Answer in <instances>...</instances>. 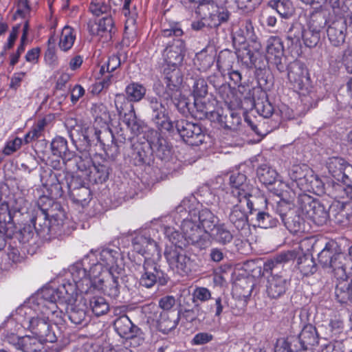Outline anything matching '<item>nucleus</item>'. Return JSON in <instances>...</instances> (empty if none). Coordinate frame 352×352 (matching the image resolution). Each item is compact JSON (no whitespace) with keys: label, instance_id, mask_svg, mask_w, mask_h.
I'll use <instances>...</instances> for the list:
<instances>
[{"label":"nucleus","instance_id":"obj_1","mask_svg":"<svg viewBox=\"0 0 352 352\" xmlns=\"http://www.w3.org/2000/svg\"><path fill=\"white\" fill-rule=\"evenodd\" d=\"M56 298L55 295L46 298L43 288L28 304L17 310V314L23 317L22 327L45 342L56 341L53 325L56 326L63 321V313L56 303L59 302V299Z\"/></svg>","mask_w":352,"mask_h":352},{"label":"nucleus","instance_id":"obj_2","mask_svg":"<svg viewBox=\"0 0 352 352\" xmlns=\"http://www.w3.org/2000/svg\"><path fill=\"white\" fill-rule=\"evenodd\" d=\"M90 263L87 255L81 261L69 266L61 285L56 288L45 287L44 296L52 298L55 295L60 302L72 304L76 300L78 291L88 294L98 290L104 293L105 284H103V279H100L97 275L96 278L94 277L92 265Z\"/></svg>","mask_w":352,"mask_h":352},{"label":"nucleus","instance_id":"obj_3","mask_svg":"<svg viewBox=\"0 0 352 352\" xmlns=\"http://www.w3.org/2000/svg\"><path fill=\"white\" fill-rule=\"evenodd\" d=\"M90 265H92V273L94 278L96 275L103 279L105 284L104 294L111 298H116L120 294L118 277L124 270V262L120 251L109 248L97 251H91L87 254Z\"/></svg>","mask_w":352,"mask_h":352},{"label":"nucleus","instance_id":"obj_4","mask_svg":"<svg viewBox=\"0 0 352 352\" xmlns=\"http://www.w3.org/2000/svg\"><path fill=\"white\" fill-rule=\"evenodd\" d=\"M350 261V258L338 249L334 241L327 243L318 254L319 263L323 268L331 269L338 280L335 293L340 302L350 301L352 297L351 280L349 278L346 271Z\"/></svg>","mask_w":352,"mask_h":352},{"label":"nucleus","instance_id":"obj_5","mask_svg":"<svg viewBox=\"0 0 352 352\" xmlns=\"http://www.w3.org/2000/svg\"><path fill=\"white\" fill-rule=\"evenodd\" d=\"M163 84L155 85V91L159 97L170 100L177 109L185 113L189 110L188 99L182 94L183 74L179 67H164Z\"/></svg>","mask_w":352,"mask_h":352},{"label":"nucleus","instance_id":"obj_6","mask_svg":"<svg viewBox=\"0 0 352 352\" xmlns=\"http://www.w3.org/2000/svg\"><path fill=\"white\" fill-rule=\"evenodd\" d=\"M180 228L182 234L173 227L167 226L164 228L166 236L174 245L183 248L188 244H197L201 248H204L205 244L201 240L203 231L197 221L195 209L189 208L188 216L183 220Z\"/></svg>","mask_w":352,"mask_h":352},{"label":"nucleus","instance_id":"obj_7","mask_svg":"<svg viewBox=\"0 0 352 352\" xmlns=\"http://www.w3.org/2000/svg\"><path fill=\"white\" fill-rule=\"evenodd\" d=\"M113 328L121 338L131 340V345L133 347L140 346L144 342L142 331L126 315L117 318L114 320Z\"/></svg>","mask_w":352,"mask_h":352},{"label":"nucleus","instance_id":"obj_8","mask_svg":"<svg viewBox=\"0 0 352 352\" xmlns=\"http://www.w3.org/2000/svg\"><path fill=\"white\" fill-rule=\"evenodd\" d=\"M153 230H146L138 233L132 240L133 250L146 258L159 259L160 250L154 239L151 238Z\"/></svg>","mask_w":352,"mask_h":352},{"label":"nucleus","instance_id":"obj_9","mask_svg":"<svg viewBox=\"0 0 352 352\" xmlns=\"http://www.w3.org/2000/svg\"><path fill=\"white\" fill-rule=\"evenodd\" d=\"M313 248L312 241L309 239H304L298 244L297 260V268L303 276L314 274L317 271V265L311 255Z\"/></svg>","mask_w":352,"mask_h":352},{"label":"nucleus","instance_id":"obj_10","mask_svg":"<svg viewBox=\"0 0 352 352\" xmlns=\"http://www.w3.org/2000/svg\"><path fill=\"white\" fill-rule=\"evenodd\" d=\"M177 246L170 247L165 251V257L170 268L181 275L188 274L192 270V262Z\"/></svg>","mask_w":352,"mask_h":352},{"label":"nucleus","instance_id":"obj_11","mask_svg":"<svg viewBox=\"0 0 352 352\" xmlns=\"http://www.w3.org/2000/svg\"><path fill=\"white\" fill-rule=\"evenodd\" d=\"M177 129L181 137L189 144L199 146L204 142L205 133L197 124L182 120L177 123Z\"/></svg>","mask_w":352,"mask_h":352},{"label":"nucleus","instance_id":"obj_12","mask_svg":"<svg viewBox=\"0 0 352 352\" xmlns=\"http://www.w3.org/2000/svg\"><path fill=\"white\" fill-rule=\"evenodd\" d=\"M147 100L153 110V118L157 127L161 130L171 131L173 123L169 118L165 104L159 102L155 97H148Z\"/></svg>","mask_w":352,"mask_h":352},{"label":"nucleus","instance_id":"obj_13","mask_svg":"<svg viewBox=\"0 0 352 352\" xmlns=\"http://www.w3.org/2000/svg\"><path fill=\"white\" fill-rule=\"evenodd\" d=\"M185 53V45L180 39L174 40L164 52L165 67H179L182 64Z\"/></svg>","mask_w":352,"mask_h":352},{"label":"nucleus","instance_id":"obj_14","mask_svg":"<svg viewBox=\"0 0 352 352\" xmlns=\"http://www.w3.org/2000/svg\"><path fill=\"white\" fill-rule=\"evenodd\" d=\"M155 259L146 258L143 265V273L140 278V284L146 288L155 285L157 280L161 281L163 272L160 270Z\"/></svg>","mask_w":352,"mask_h":352},{"label":"nucleus","instance_id":"obj_15","mask_svg":"<svg viewBox=\"0 0 352 352\" xmlns=\"http://www.w3.org/2000/svg\"><path fill=\"white\" fill-rule=\"evenodd\" d=\"M302 212L317 224L324 223L328 218V213L324 207L319 202L309 199L307 202H304Z\"/></svg>","mask_w":352,"mask_h":352},{"label":"nucleus","instance_id":"obj_16","mask_svg":"<svg viewBox=\"0 0 352 352\" xmlns=\"http://www.w3.org/2000/svg\"><path fill=\"white\" fill-rule=\"evenodd\" d=\"M246 177L240 173H233L230 176V184L232 193L241 201V197L246 198L250 196L252 192V186L246 182Z\"/></svg>","mask_w":352,"mask_h":352},{"label":"nucleus","instance_id":"obj_17","mask_svg":"<svg viewBox=\"0 0 352 352\" xmlns=\"http://www.w3.org/2000/svg\"><path fill=\"white\" fill-rule=\"evenodd\" d=\"M289 285V280L283 275L272 274L267 283V295L276 298L284 294Z\"/></svg>","mask_w":352,"mask_h":352},{"label":"nucleus","instance_id":"obj_18","mask_svg":"<svg viewBox=\"0 0 352 352\" xmlns=\"http://www.w3.org/2000/svg\"><path fill=\"white\" fill-rule=\"evenodd\" d=\"M9 342L23 352H37L43 349V342L45 341L38 337L25 336L19 338L12 336Z\"/></svg>","mask_w":352,"mask_h":352},{"label":"nucleus","instance_id":"obj_19","mask_svg":"<svg viewBox=\"0 0 352 352\" xmlns=\"http://www.w3.org/2000/svg\"><path fill=\"white\" fill-rule=\"evenodd\" d=\"M308 72L305 65L300 61H294L289 66L288 79L294 87L301 89L305 80H307Z\"/></svg>","mask_w":352,"mask_h":352},{"label":"nucleus","instance_id":"obj_20","mask_svg":"<svg viewBox=\"0 0 352 352\" xmlns=\"http://www.w3.org/2000/svg\"><path fill=\"white\" fill-rule=\"evenodd\" d=\"M267 58L269 61L278 65L283 56L284 47L281 39L278 36H272L266 43Z\"/></svg>","mask_w":352,"mask_h":352},{"label":"nucleus","instance_id":"obj_21","mask_svg":"<svg viewBox=\"0 0 352 352\" xmlns=\"http://www.w3.org/2000/svg\"><path fill=\"white\" fill-rule=\"evenodd\" d=\"M346 25L343 21H333L327 28V33L330 43L336 47L344 43L346 37Z\"/></svg>","mask_w":352,"mask_h":352},{"label":"nucleus","instance_id":"obj_22","mask_svg":"<svg viewBox=\"0 0 352 352\" xmlns=\"http://www.w3.org/2000/svg\"><path fill=\"white\" fill-rule=\"evenodd\" d=\"M113 24L111 16H106L98 20H90L87 29L91 34L102 36L104 34L111 33Z\"/></svg>","mask_w":352,"mask_h":352},{"label":"nucleus","instance_id":"obj_23","mask_svg":"<svg viewBox=\"0 0 352 352\" xmlns=\"http://www.w3.org/2000/svg\"><path fill=\"white\" fill-rule=\"evenodd\" d=\"M298 246L294 250L282 252L264 264L265 271H272L278 265L286 263L298 256Z\"/></svg>","mask_w":352,"mask_h":352},{"label":"nucleus","instance_id":"obj_24","mask_svg":"<svg viewBox=\"0 0 352 352\" xmlns=\"http://www.w3.org/2000/svg\"><path fill=\"white\" fill-rule=\"evenodd\" d=\"M230 222L237 229L243 230L248 225V217L241 205H235L229 214Z\"/></svg>","mask_w":352,"mask_h":352},{"label":"nucleus","instance_id":"obj_25","mask_svg":"<svg viewBox=\"0 0 352 352\" xmlns=\"http://www.w3.org/2000/svg\"><path fill=\"white\" fill-rule=\"evenodd\" d=\"M258 180L266 186L276 184L278 173L276 170L266 164L261 165L256 170Z\"/></svg>","mask_w":352,"mask_h":352},{"label":"nucleus","instance_id":"obj_26","mask_svg":"<svg viewBox=\"0 0 352 352\" xmlns=\"http://www.w3.org/2000/svg\"><path fill=\"white\" fill-rule=\"evenodd\" d=\"M197 221L201 225L206 232L212 230L217 222V217H215L210 210L207 208L201 209L197 212Z\"/></svg>","mask_w":352,"mask_h":352},{"label":"nucleus","instance_id":"obj_27","mask_svg":"<svg viewBox=\"0 0 352 352\" xmlns=\"http://www.w3.org/2000/svg\"><path fill=\"white\" fill-rule=\"evenodd\" d=\"M89 308L97 317L107 314L109 311V305L101 296H93L89 300Z\"/></svg>","mask_w":352,"mask_h":352},{"label":"nucleus","instance_id":"obj_28","mask_svg":"<svg viewBox=\"0 0 352 352\" xmlns=\"http://www.w3.org/2000/svg\"><path fill=\"white\" fill-rule=\"evenodd\" d=\"M76 37L75 30L69 26H65L59 36L58 46L60 49L64 52L70 50L74 45Z\"/></svg>","mask_w":352,"mask_h":352},{"label":"nucleus","instance_id":"obj_29","mask_svg":"<svg viewBox=\"0 0 352 352\" xmlns=\"http://www.w3.org/2000/svg\"><path fill=\"white\" fill-rule=\"evenodd\" d=\"M214 59L215 52L213 50L208 52L207 50H203L196 54L194 62L199 70L206 71L213 65Z\"/></svg>","mask_w":352,"mask_h":352},{"label":"nucleus","instance_id":"obj_30","mask_svg":"<svg viewBox=\"0 0 352 352\" xmlns=\"http://www.w3.org/2000/svg\"><path fill=\"white\" fill-rule=\"evenodd\" d=\"M51 149L54 155L63 159H69L72 155L68 149L67 141L60 136L56 137L51 143Z\"/></svg>","mask_w":352,"mask_h":352},{"label":"nucleus","instance_id":"obj_31","mask_svg":"<svg viewBox=\"0 0 352 352\" xmlns=\"http://www.w3.org/2000/svg\"><path fill=\"white\" fill-rule=\"evenodd\" d=\"M123 121L133 135H137L142 131L143 124L137 118L133 105H130L129 112L124 113Z\"/></svg>","mask_w":352,"mask_h":352},{"label":"nucleus","instance_id":"obj_32","mask_svg":"<svg viewBox=\"0 0 352 352\" xmlns=\"http://www.w3.org/2000/svg\"><path fill=\"white\" fill-rule=\"evenodd\" d=\"M169 312L162 311L157 320L159 330L164 333H167L174 329L177 325L178 317L173 318Z\"/></svg>","mask_w":352,"mask_h":352},{"label":"nucleus","instance_id":"obj_33","mask_svg":"<svg viewBox=\"0 0 352 352\" xmlns=\"http://www.w3.org/2000/svg\"><path fill=\"white\" fill-rule=\"evenodd\" d=\"M125 92L130 102H139L144 97L146 89L140 83L132 82L126 87Z\"/></svg>","mask_w":352,"mask_h":352},{"label":"nucleus","instance_id":"obj_34","mask_svg":"<svg viewBox=\"0 0 352 352\" xmlns=\"http://www.w3.org/2000/svg\"><path fill=\"white\" fill-rule=\"evenodd\" d=\"M347 164L348 163L342 158L331 157L329 159L327 163V167L332 176L336 179L340 180L344 169Z\"/></svg>","mask_w":352,"mask_h":352},{"label":"nucleus","instance_id":"obj_35","mask_svg":"<svg viewBox=\"0 0 352 352\" xmlns=\"http://www.w3.org/2000/svg\"><path fill=\"white\" fill-rule=\"evenodd\" d=\"M212 230V236L217 243L225 245L232 241V234L223 223L216 226Z\"/></svg>","mask_w":352,"mask_h":352},{"label":"nucleus","instance_id":"obj_36","mask_svg":"<svg viewBox=\"0 0 352 352\" xmlns=\"http://www.w3.org/2000/svg\"><path fill=\"white\" fill-rule=\"evenodd\" d=\"M298 336L307 348L318 343L316 329L311 324L305 325Z\"/></svg>","mask_w":352,"mask_h":352},{"label":"nucleus","instance_id":"obj_37","mask_svg":"<svg viewBox=\"0 0 352 352\" xmlns=\"http://www.w3.org/2000/svg\"><path fill=\"white\" fill-rule=\"evenodd\" d=\"M307 169V167L305 165L294 164L288 170L289 178L296 182L297 186L300 188H302L304 184Z\"/></svg>","mask_w":352,"mask_h":352},{"label":"nucleus","instance_id":"obj_38","mask_svg":"<svg viewBox=\"0 0 352 352\" xmlns=\"http://www.w3.org/2000/svg\"><path fill=\"white\" fill-rule=\"evenodd\" d=\"M293 204L289 202H286L285 201H281L278 204V210L280 212V216L283 221L285 226L288 228L292 230V223L290 221L291 217L289 215L293 214V212L292 211V208Z\"/></svg>","mask_w":352,"mask_h":352},{"label":"nucleus","instance_id":"obj_39","mask_svg":"<svg viewBox=\"0 0 352 352\" xmlns=\"http://www.w3.org/2000/svg\"><path fill=\"white\" fill-rule=\"evenodd\" d=\"M68 317L70 321L76 325L84 326L88 322L86 312L82 309L72 307L68 312Z\"/></svg>","mask_w":352,"mask_h":352},{"label":"nucleus","instance_id":"obj_40","mask_svg":"<svg viewBox=\"0 0 352 352\" xmlns=\"http://www.w3.org/2000/svg\"><path fill=\"white\" fill-rule=\"evenodd\" d=\"M77 127L76 131L82 137V140L86 143L89 144L94 137L98 138L100 132L91 124H85Z\"/></svg>","mask_w":352,"mask_h":352},{"label":"nucleus","instance_id":"obj_41","mask_svg":"<svg viewBox=\"0 0 352 352\" xmlns=\"http://www.w3.org/2000/svg\"><path fill=\"white\" fill-rule=\"evenodd\" d=\"M305 45L308 47H314L320 38V31L313 29L305 30L302 33Z\"/></svg>","mask_w":352,"mask_h":352},{"label":"nucleus","instance_id":"obj_42","mask_svg":"<svg viewBox=\"0 0 352 352\" xmlns=\"http://www.w3.org/2000/svg\"><path fill=\"white\" fill-rule=\"evenodd\" d=\"M120 58L118 55L109 56L108 60L101 66L100 72L104 75L105 73H113L120 66Z\"/></svg>","mask_w":352,"mask_h":352},{"label":"nucleus","instance_id":"obj_43","mask_svg":"<svg viewBox=\"0 0 352 352\" xmlns=\"http://www.w3.org/2000/svg\"><path fill=\"white\" fill-rule=\"evenodd\" d=\"M257 226L260 228L267 229L275 227L277 224V220L272 218L268 213L265 212H258L256 215Z\"/></svg>","mask_w":352,"mask_h":352},{"label":"nucleus","instance_id":"obj_44","mask_svg":"<svg viewBox=\"0 0 352 352\" xmlns=\"http://www.w3.org/2000/svg\"><path fill=\"white\" fill-rule=\"evenodd\" d=\"M299 336H291L285 340V346L289 348V351L292 352H299L306 350L307 348L302 343Z\"/></svg>","mask_w":352,"mask_h":352},{"label":"nucleus","instance_id":"obj_45","mask_svg":"<svg viewBox=\"0 0 352 352\" xmlns=\"http://www.w3.org/2000/svg\"><path fill=\"white\" fill-rule=\"evenodd\" d=\"M208 92V85L204 78L195 79L192 85V95L195 100L204 98Z\"/></svg>","mask_w":352,"mask_h":352},{"label":"nucleus","instance_id":"obj_46","mask_svg":"<svg viewBox=\"0 0 352 352\" xmlns=\"http://www.w3.org/2000/svg\"><path fill=\"white\" fill-rule=\"evenodd\" d=\"M89 11L96 16L107 13L110 10V6L106 3L105 0H91Z\"/></svg>","mask_w":352,"mask_h":352},{"label":"nucleus","instance_id":"obj_47","mask_svg":"<svg viewBox=\"0 0 352 352\" xmlns=\"http://www.w3.org/2000/svg\"><path fill=\"white\" fill-rule=\"evenodd\" d=\"M45 126L44 121H39L34 125L32 129L25 135V143H29L31 141L38 139L42 135Z\"/></svg>","mask_w":352,"mask_h":352},{"label":"nucleus","instance_id":"obj_48","mask_svg":"<svg viewBox=\"0 0 352 352\" xmlns=\"http://www.w3.org/2000/svg\"><path fill=\"white\" fill-rule=\"evenodd\" d=\"M192 300L196 302H206L211 298L210 291L204 287H197L192 292Z\"/></svg>","mask_w":352,"mask_h":352},{"label":"nucleus","instance_id":"obj_49","mask_svg":"<svg viewBox=\"0 0 352 352\" xmlns=\"http://www.w3.org/2000/svg\"><path fill=\"white\" fill-rule=\"evenodd\" d=\"M74 199L78 204L84 206L91 200L90 190L85 187H81L73 193Z\"/></svg>","mask_w":352,"mask_h":352},{"label":"nucleus","instance_id":"obj_50","mask_svg":"<svg viewBox=\"0 0 352 352\" xmlns=\"http://www.w3.org/2000/svg\"><path fill=\"white\" fill-rule=\"evenodd\" d=\"M210 18L211 19V23H209V25L217 27L222 23L228 21L229 18V13L223 9H221V10H218L217 12L210 14Z\"/></svg>","mask_w":352,"mask_h":352},{"label":"nucleus","instance_id":"obj_51","mask_svg":"<svg viewBox=\"0 0 352 352\" xmlns=\"http://www.w3.org/2000/svg\"><path fill=\"white\" fill-rule=\"evenodd\" d=\"M22 145V140L19 138H14L8 140L3 150V153L6 155H10L18 151Z\"/></svg>","mask_w":352,"mask_h":352},{"label":"nucleus","instance_id":"obj_52","mask_svg":"<svg viewBox=\"0 0 352 352\" xmlns=\"http://www.w3.org/2000/svg\"><path fill=\"white\" fill-rule=\"evenodd\" d=\"M127 97L123 94H118L116 95L115 105L120 115H121L125 109L130 110V105H132Z\"/></svg>","mask_w":352,"mask_h":352},{"label":"nucleus","instance_id":"obj_53","mask_svg":"<svg viewBox=\"0 0 352 352\" xmlns=\"http://www.w3.org/2000/svg\"><path fill=\"white\" fill-rule=\"evenodd\" d=\"M276 10L282 17L287 18L292 12V3L289 1H278L276 3Z\"/></svg>","mask_w":352,"mask_h":352},{"label":"nucleus","instance_id":"obj_54","mask_svg":"<svg viewBox=\"0 0 352 352\" xmlns=\"http://www.w3.org/2000/svg\"><path fill=\"white\" fill-rule=\"evenodd\" d=\"M92 160L89 157H78L76 160V166L78 170L82 173L81 176L85 177L87 173H88L90 166L92 165Z\"/></svg>","mask_w":352,"mask_h":352},{"label":"nucleus","instance_id":"obj_55","mask_svg":"<svg viewBox=\"0 0 352 352\" xmlns=\"http://www.w3.org/2000/svg\"><path fill=\"white\" fill-rule=\"evenodd\" d=\"M176 300L173 296H165L159 300L158 305L164 311L168 312L175 306Z\"/></svg>","mask_w":352,"mask_h":352},{"label":"nucleus","instance_id":"obj_56","mask_svg":"<svg viewBox=\"0 0 352 352\" xmlns=\"http://www.w3.org/2000/svg\"><path fill=\"white\" fill-rule=\"evenodd\" d=\"M119 78V72L110 73L104 76L100 82L99 86L100 87V91L103 89L108 88L111 84L116 82Z\"/></svg>","mask_w":352,"mask_h":352},{"label":"nucleus","instance_id":"obj_57","mask_svg":"<svg viewBox=\"0 0 352 352\" xmlns=\"http://www.w3.org/2000/svg\"><path fill=\"white\" fill-rule=\"evenodd\" d=\"M108 175L109 172L107 168L102 164H98L97 175L96 177L92 176V181L95 183H102L107 179Z\"/></svg>","mask_w":352,"mask_h":352},{"label":"nucleus","instance_id":"obj_58","mask_svg":"<svg viewBox=\"0 0 352 352\" xmlns=\"http://www.w3.org/2000/svg\"><path fill=\"white\" fill-rule=\"evenodd\" d=\"M45 61L50 67L54 68L58 65V60L54 50L49 48L45 53Z\"/></svg>","mask_w":352,"mask_h":352},{"label":"nucleus","instance_id":"obj_59","mask_svg":"<svg viewBox=\"0 0 352 352\" xmlns=\"http://www.w3.org/2000/svg\"><path fill=\"white\" fill-rule=\"evenodd\" d=\"M212 339L213 336L212 334L206 332H201L197 333L194 336L192 343L196 345L204 344L210 342Z\"/></svg>","mask_w":352,"mask_h":352},{"label":"nucleus","instance_id":"obj_60","mask_svg":"<svg viewBox=\"0 0 352 352\" xmlns=\"http://www.w3.org/2000/svg\"><path fill=\"white\" fill-rule=\"evenodd\" d=\"M339 181H341L349 187H352V165L348 164L345 166Z\"/></svg>","mask_w":352,"mask_h":352},{"label":"nucleus","instance_id":"obj_61","mask_svg":"<svg viewBox=\"0 0 352 352\" xmlns=\"http://www.w3.org/2000/svg\"><path fill=\"white\" fill-rule=\"evenodd\" d=\"M242 352H267L264 346H258L256 340L245 343L241 349Z\"/></svg>","mask_w":352,"mask_h":352},{"label":"nucleus","instance_id":"obj_62","mask_svg":"<svg viewBox=\"0 0 352 352\" xmlns=\"http://www.w3.org/2000/svg\"><path fill=\"white\" fill-rule=\"evenodd\" d=\"M256 108L258 113L264 118H269L273 112V108L269 102L257 104Z\"/></svg>","mask_w":352,"mask_h":352},{"label":"nucleus","instance_id":"obj_63","mask_svg":"<svg viewBox=\"0 0 352 352\" xmlns=\"http://www.w3.org/2000/svg\"><path fill=\"white\" fill-rule=\"evenodd\" d=\"M25 76V73L23 72L14 73L11 78L10 87L14 90L18 89Z\"/></svg>","mask_w":352,"mask_h":352},{"label":"nucleus","instance_id":"obj_64","mask_svg":"<svg viewBox=\"0 0 352 352\" xmlns=\"http://www.w3.org/2000/svg\"><path fill=\"white\" fill-rule=\"evenodd\" d=\"M343 61L345 64L346 68L349 73H352V47L348 48L343 57Z\"/></svg>","mask_w":352,"mask_h":352}]
</instances>
